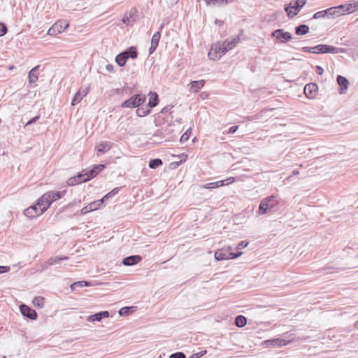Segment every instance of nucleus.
<instances>
[{"label":"nucleus","instance_id":"nucleus-41","mask_svg":"<svg viewBox=\"0 0 358 358\" xmlns=\"http://www.w3.org/2000/svg\"><path fill=\"white\" fill-rule=\"evenodd\" d=\"M207 6H215L216 3L221 5L223 3H227L228 0H203Z\"/></svg>","mask_w":358,"mask_h":358},{"label":"nucleus","instance_id":"nucleus-38","mask_svg":"<svg viewBox=\"0 0 358 358\" xmlns=\"http://www.w3.org/2000/svg\"><path fill=\"white\" fill-rule=\"evenodd\" d=\"M45 299L43 296H35L33 299V304L37 308H42L44 305Z\"/></svg>","mask_w":358,"mask_h":358},{"label":"nucleus","instance_id":"nucleus-23","mask_svg":"<svg viewBox=\"0 0 358 358\" xmlns=\"http://www.w3.org/2000/svg\"><path fill=\"white\" fill-rule=\"evenodd\" d=\"M336 81H337L338 85L340 87V90H339L340 94L345 93L348 88V85H349L348 80L345 77L338 75L336 78Z\"/></svg>","mask_w":358,"mask_h":358},{"label":"nucleus","instance_id":"nucleus-26","mask_svg":"<svg viewBox=\"0 0 358 358\" xmlns=\"http://www.w3.org/2000/svg\"><path fill=\"white\" fill-rule=\"evenodd\" d=\"M221 50L217 49V45L212 46L210 50L208 52V56L209 59L213 60L219 59L223 55L220 53Z\"/></svg>","mask_w":358,"mask_h":358},{"label":"nucleus","instance_id":"nucleus-21","mask_svg":"<svg viewBox=\"0 0 358 358\" xmlns=\"http://www.w3.org/2000/svg\"><path fill=\"white\" fill-rule=\"evenodd\" d=\"M110 316V313L107 310L100 311L94 315H90L87 317V320L88 322H101L102 319L108 317Z\"/></svg>","mask_w":358,"mask_h":358},{"label":"nucleus","instance_id":"nucleus-24","mask_svg":"<svg viewBox=\"0 0 358 358\" xmlns=\"http://www.w3.org/2000/svg\"><path fill=\"white\" fill-rule=\"evenodd\" d=\"M40 66H36L33 69H31V71L29 72L28 78H29V82L30 85H34L37 82L38 79V69Z\"/></svg>","mask_w":358,"mask_h":358},{"label":"nucleus","instance_id":"nucleus-56","mask_svg":"<svg viewBox=\"0 0 358 358\" xmlns=\"http://www.w3.org/2000/svg\"><path fill=\"white\" fill-rule=\"evenodd\" d=\"M157 48V45L151 44L149 48V55H152L156 50Z\"/></svg>","mask_w":358,"mask_h":358},{"label":"nucleus","instance_id":"nucleus-40","mask_svg":"<svg viewBox=\"0 0 358 358\" xmlns=\"http://www.w3.org/2000/svg\"><path fill=\"white\" fill-rule=\"evenodd\" d=\"M192 134V129H188L180 137V141L181 143H184L187 141Z\"/></svg>","mask_w":358,"mask_h":358},{"label":"nucleus","instance_id":"nucleus-35","mask_svg":"<svg viewBox=\"0 0 358 358\" xmlns=\"http://www.w3.org/2000/svg\"><path fill=\"white\" fill-rule=\"evenodd\" d=\"M147 108L148 107H146V108H144V107L138 108H138L136 110V115L140 117H145V116H147L148 115H149L151 113V110L150 108Z\"/></svg>","mask_w":358,"mask_h":358},{"label":"nucleus","instance_id":"nucleus-15","mask_svg":"<svg viewBox=\"0 0 358 358\" xmlns=\"http://www.w3.org/2000/svg\"><path fill=\"white\" fill-rule=\"evenodd\" d=\"M289 343V341L282 338H273L264 341L263 345L266 347H282Z\"/></svg>","mask_w":358,"mask_h":358},{"label":"nucleus","instance_id":"nucleus-58","mask_svg":"<svg viewBox=\"0 0 358 358\" xmlns=\"http://www.w3.org/2000/svg\"><path fill=\"white\" fill-rule=\"evenodd\" d=\"M130 17H131V14H130L129 17H128V16H126V15H125V16L124 17L123 20H122V22H123L124 23H127V22H129V18H130Z\"/></svg>","mask_w":358,"mask_h":358},{"label":"nucleus","instance_id":"nucleus-9","mask_svg":"<svg viewBox=\"0 0 358 358\" xmlns=\"http://www.w3.org/2000/svg\"><path fill=\"white\" fill-rule=\"evenodd\" d=\"M334 10L335 17L341 16L345 13H351L358 8V3L352 6V4H341L338 6L331 7Z\"/></svg>","mask_w":358,"mask_h":358},{"label":"nucleus","instance_id":"nucleus-53","mask_svg":"<svg viewBox=\"0 0 358 358\" xmlns=\"http://www.w3.org/2000/svg\"><path fill=\"white\" fill-rule=\"evenodd\" d=\"M238 129V125L232 126L230 128H229L227 133L228 134H234L235 132H236Z\"/></svg>","mask_w":358,"mask_h":358},{"label":"nucleus","instance_id":"nucleus-7","mask_svg":"<svg viewBox=\"0 0 358 358\" xmlns=\"http://www.w3.org/2000/svg\"><path fill=\"white\" fill-rule=\"evenodd\" d=\"M66 190L59 192L50 191L43 194L40 197V201L41 202L44 201L45 204H48L49 208L52 202L62 198L66 194Z\"/></svg>","mask_w":358,"mask_h":358},{"label":"nucleus","instance_id":"nucleus-4","mask_svg":"<svg viewBox=\"0 0 358 358\" xmlns=\"http://www.w3.org/2000/svg\"><path fill=\"white\" fill-rule=\"evenodd\" d=\"M173 132V129L171 124H167L164 127L162 128L160 130H157V132L152 136L154 142L157 143H160L161 141H157L155 138L158 137L160 138L161 140H164V141H170L174 139L175 136L172 134Z\"/></svg>","mask_w":358,"mask_h":358},{"label":"nucleus","instance_id":"nucleus-5","mask_svg":"<svg viewBox=\"0 0 358 358\" xmlns=\"http://www.w3.org/2000/svg\"><path fill=\"white\" fill-rule=\"evenodd\" d=\"M313 53L315 54H326V53H331V54H338V53H344L346 52V50L344 48H336L327 44H319L315 47H313Z\"/></svg>","mask_w":358,"mask_h":358},{"label":"nucleus","instance_id":"nucleus-3","mask_svg":"<svg viewBox=\"0 0 358 358\" xmlns=\"http://www.w3.org/2000/svg\"><path fill=\"white\" fill-rule=\"evenodd\" d=\"M232 250V247L217 250L215 252V258L218 261L234 259L242 255L241 252L237 251L236 252H234Z\"/></svg>","mask_w":358,"mask_h":358},{"label":"nucleus","instance_id":"nucleus-55","mask_svg":"<svg viewBox=\"0 0 358 358\" xmlns=\"http://www.w3.org/2000/svg\"><path fill=\"white\" fill-rule=\"evenodd\" d=\"M315 69H316V71H317V74H319V75L323 74L324 69L322 66L317 65V66H316Z\"/></svg>","mask_w":358,"mask_h":358},{"label":"nucleus","instance_id":"nucleus-59","mask_svg":"<svg viewBox=\"0 0 358 358\" xmlns=\"http://www.w3.org/2000/svg\"><path fill=\"white\" fill-rule=\"evenodd\" d=\"M48 266H49V265L47 264V262H46L44 264H43V265L41 266H42V269H43V270H45V269L48 268Z\"/></svg>","mask_w":358,"mask_h":358},{"label":"nucleus","instance_id":"nucleus-44","mask_svg":"<svg viewBox=\"0 0 358 358\" xmlns=\"http://www.w3.org/2000/svg\"><path fill=\"white\" fill-rule=\"evenodd\" d=\"M169 358H186V355L182 352H177L171 354Z\"/></svg>","mask_w":358,"mask_h":358},{"label":"nucleus","instance_id":"nucleus-20","mask_svg":"<svg viewBox=\"0 0 358 358\" xmlns=\"http://www.w3.org/2000/svg\"><path fill=\"white\" fill-rule=\"evenodd\" d=\"M142 260V257L140 255H131L124 257L122 259V264L124 266H134L139 263Z\"/></svg>","mask_w":358,"mask_h":358},{"label":"nucleus","instance_id":"nucleus-37","mask_svg":"<svg viewBox=\"0 0 358 358\" xmlns=\"http://www.w3.org/2000/svg\"><path fill=\"white\" fill-rule=\"evenodd\" d=\"M163 162L161 159L155 158L152 159L149 161L148 166L150 169H156L159 166L162 165Z\"/></svg>","mask_w":358,"mask_h":358},{"label":"nucleus","instance_id":"nucleus-22","mask_svg":"<svg viewBox=\"0 0 358 358\" xmlns=\"http://www.w3.org/2000/svg\"><path fill=\"white\" fill-rule=\"evenodd\" d=\"M333 11H334V10H333L331 7L326 10L318 11L313 15V18L319 19L325 17L328 18H335L334 13Z\"/></svg>","mask_w":358,"mask_h":358},{"label":"nucleus","instance_id":"nucleus-45","mask_svg":"<svg viewBox=\"0 0 358 358\" xmlns=\"http://www.w3.org/2000/svg\"><path fill=\"white\" fill-rule=\"evenodd\" d=\"M8 31V28L4 23L0 22V36H4Z\"/></svg>","mask_w":358,"mask_h":358},{"label":"nucleus","instance_id":"nucleus-19","mask_svg":"<svg viewBox=\"0 0 358 358\" xmlns=\"http://www.w3.org/2000/svg\"><path fill=\"white\" fill-rule=\"evenodd\" d=\"M89 92V88L86 87L85 89L80 88L74 95L73 98L71 101V105L76 106L78 103L81 101L83 97L87 96Z\"/></svg>","mask_w":358,"mask_h":358},{"label":"nucleus","instance_id":"nucleus-57","mask_svg":"<svg viewBox=\"0 0 358 358\" xmlns=\"http://www.w3.org/2000/svg\"><path fill=\"white\" fill-rule=\"evenodd\" d=\"M113 68H114L113 65L110 64H107L106 66V69L108 72H112L113 71Z\"/></svg>","mask_w":358,"mask_h":358},{"label":"nucleus","instance_id":"nucleus-28","mask_svg":"<svg viewBox=\"0 0 358 358\" xmlns=\"http://www.w3.org/2000/svg\"><path fill=\"white\" fill-rule=\"evenodd\" d=\"M110 148L111 143L110 142H101L96 147L97 152L102 154L108 152Z\"/></svg>","mask_w":358,"mask_h":358},{"label":"nucleus","instance_id":"nucleus-33","mask_svg":"<svg viewBox=\"0 0 358 358\" xmlns=\"http://www.w3.org/2000/svg\"><path fill=\"white\" fill-rule=\"evenodd\" d=\"M234 323L238 327H243L247 324V318L243 315H239L235 317Z\"/></svg>","mask_w":358,"mask_h":358},{"label":"nucleus","instance_id":"nucleus-64","mask_svg":"<svg viewBox=\"0 0 358 358\" xmlns=\"http://www.w3.org/2000/svg\"><path fill=\"white\" fill-rule=\"evenodd\" d=\"M357 256H358V255H357Z\"/></svg>","mask_w":358,"mask_h":358},{"label":"nucleus","instance_id":"nucleus-48","mask_svg":"<svg viewBox=\"0 0 358 358\" xmlns=\"http://www.w3.org/2000/svg\"><path fill=\"white\" fill-rule=\"evenodd\" d=\"M248 242H246V241H243L240 242V243L237 245V246H236V249H237V250H242V249H243V248H246V247L248 246Z\"/></svg>","mask_w":358,"mask_h":358},{"label":"nucleus","instance_id":"nucleus-27","mask_svg":"<svg viewBox=\"0 0 358 358\" xmlns=\"http://www.w3.org/2000/svg\"><path fill=\"white\" fill-rule=\"evenodd\" d=\"M204 84H205L204 80L192 81L189 84L190 85L189 91L191 92L196 93L203 87Z\"/></svg>","mask_w":358,"mask_h":358},{"label":"nucleus","instance_id":"nucleus-62","mask_svg":"<svg viewBox=\"0 0 358 358\" xmlns=\"http://www.w3.org/2000/svg\"><path fill=\"white\" fill-rule=\"evenodd\" d=\"M299 173V171L294 170L292 173V175H297Z\"/></svg>","mask_w":358,"mask_h":358},{"label":"nucleus","instance_id":"nucleus-12","mask_svg":"<svg viewBox=\"0 0 358 358\" xmlns=\"http://www.w3.org/2000/svg\"><path fill=\"white\" fill-rule=\"evenodd\" d=\"M238 36H234L231 40H226L222 45H217V49L221 50L220 53L224 55L227 51L231 50L239 41Z\"/></svg>","mask_w":358,"mask_h":358},{"label":"nucleus","instance_id":"nucleus-36","mask_svg":"<svg viewBox=\"0 0 358 358\" xmlns=\"http://www.w3.org/2000/svg\"><path fill=\"white\" fill-rule=\"evenodd\" d=\"M91 285V283L88 281H77L71 284V288L72 290H75L77 287H89Z\"/></svg>","mask_w":358,"mask_h":358},{"label":"nucleus","instance_id":"nucleus-51","mask_svg":"<svg viewBox=\"0 0 358 358\" xmlns=\"http://www.w3.org/2000/svg\"><path fill=\"white\" fill-rule=\"evenodd\" d=\"M10 270V266H0V274L8 273Z\"/></svg>","mask_w":358,"mask_h":358},{"label":"nucleus","instance_id":"nucleus-39","mask_svg":"<svg viewBox=\"0 0 358 358\" xmlns=\"http://www.w3.org/2000/svg\"><path fill=\"white\" fill-rule=\"evenodd\" d=\"M103 203V199H99L96 201H94L90 203V208L92 209L93 210H96L99 209Z\"/></svg>","mask_w":358,"mask_h":358},{"label":"nucleus","instance_id":"nucleus-30","mask_svg":"<svg viewBox=\"0 0 358 358\" xmlns=\"http://www.w3.org/2000/svg\"><path fill=\"white\" fill-rule=\"evenodd\" d=\"M123 53L127 57V59H136L138 57V51L136 47L131 46L126 49Z\"/></svg>","mask_w":358,"mask_h":358},{"label":"nucleus","instance_id":"nucleus-43","mask_svg":"<svg viewBox=\"0 0 358 358\" xmlns=\"http://www.w3.org/2000/svg\"><path fill=\"white\" fill-rule=\"evenodd\" d=\"M133 307H129V306L123 307V308H120V310H119V314L121 316L127 315L129 314L130 310Z\"/></svg>","mask_w":358,"mask_h":358},{"label":"nucleus","instance_id":"nucleus-13","mask_svg":"<svg viewBox=\"0 0 358 358\" xmlns=\"http://www.w3.org/2000/svg\"><path fill=\"white\" fill-rule=\"evenodd\" d=\"M105 168L106 166L104 164H95L90 169L83 170V172H84V174H86L85 176H86L87 180L89 181L95 178Z\"/></svg>","mask_w":358,"mask_h":358},{"label":"nucleus","instance_id":"nucleus-16","mask_svg":"<svg viewBox=\"0 0 358 358\" xmlns=\"http://www.w3.org/2000/svg\"><path fill=\"white\" fill-rule=\"evenodd\" d=\"M234 182V178L231 177L227 178V180H220L213 182H209L203 186L205 189H215L219 187L224 186L227 184H230Z\"/></svg>","mask_w":358,"mask_h":358},{"label":"nucleus","instance_id":"nucleus-42","mask_svg":"<svg viewBox=\"0 0 358 358\" xmlns=\"http://www.w3.org/2000/svg\"><path fill=\"white\" fill-rule=\"evenodd\" d=\"M344 268H334L332 266H327L326 268H322L323 271H326V273H333L334 272H337L338 271L343 270Z\"/></svg>","mask_w":358,"mask_h":358},{"label":"nucleus","instance_id":"nucleus-2","mask_svg":"<svg viewBox=\"0 0 358 358\" xmlns=\"http://www.w3.org/2000/svg\"><path fill=\"white\" fill-rule=\"evenodd\" d=\"M278 203V202L274 195L268 196L261 201L258 213L259 215H264L268 212H272L274 210Z\"/></svg>","mask_w":358,"mask_h":358},{"label":"nucleus","instance_id":"nucleus-47","mask_svg":"<svg viewBox=\"0 0 358 358\" xmlns=\"http://www.w3.org/2000/svg\"><path fill=\"white\" fill-rule=\"evenodd\" d=\"M91 211H93L92 209L90 208V204L83 207L81 210H80V213L82 215H85Z\"/></svg>","mask_w":358,"mask_h":358},{"label":"nucleus","instance_id":"nucleus-25","mask_svg":"<svg viewBox=\"0 0 358 358\" xmlns=\"http://www.w3.org/2000/svg\"><path fill=\"white\" fill-rule=\"evenodd\" d=\"M148 95L150 96V98L146 107H148L151 110V108L157 106L159 103V96L157 92L152 91L150 92Z\"/></svg>","mask_w":358,"mask_h":358},{"label":"nucleus","instance_id":"nucleus-11","mask_svg":"<svg viewBox=\"0 0 358 358\" xmlns=\"http://www.w3.org/2000/svg\"><path fill=\"white\" fill-rule=\"evenodd\" d=\"M271 36L278 39L281 43H287L293 38L292 35L289 32L285 31L282 29L274 30L271 33Z\"/></svg>","mask_w":358,"mask_h":358},{"label":"nucleus","instance_id":"nucleus-10","mask_svg":"<svg viewBox=\"0 0 358 358\" xmlns=\"http://www.w3.org/2000/svg\"><path fill=\"white\" fill-rule=\"evenodd\" d=\"M68 27L69 24L66 21L59 20L50 27L48 31V34L50 36H55L63 32Z\"/></svg>","mask_w":358,"mask_h":358},{"label":"nucleus","instance_id":"nucleus-34","mask_svg":"<svg viewBox=\"0 0 358 358\" xmlns=\"http://www.w3.org/2000/svg\"><path fill=\"white\" fill-rule=\"evenodd\" d=\"M164 24H162L159 27V30L154 34L152 37L151 44L158 46L161 38V31L162 30Z\"/></svg>","mask_w":358,"mask_h":358},{"label":"nucleus","instance_id":"nucleus-17","mask_svg":"<svg viewBox=\"0 0 358 358\" xmlns=\"http://www.w3.org/2000/svg\"><path fill=\"white\" fill-rule=\"evenodd\" d=\"M85 175L84 172L82 171L81 173H78V175L69 178L67 180L68 185L74 186L82 182H87Z\"/></svg>","mask_w":358,"mask_h":358},{"label":"nucleus","instance_id":"nucleus-63","mask_svg":"<svg viewBox=\"0 0 358 358\" xmlns=\"http://www.w3.org/2000/svg\"><path fill=\"white\" fill-rule=\"evenodd\" d=\"M355 327L358 329V320L355 322Z\"/></svg>","mask_w":358,"mask_h":358},{"label":"nucleus","instance_id":"nucleus-6","mask_svg":"<svg viewBox=\"0 0 358 358\" xmlns=\"http://www.w3.org/2000/svg\"><path fill=\"white\" fill-rule=\"evenodd\" d=\"M146 99L145 94H136L123 101L121 106L122 108H138L145 102Z\"/></svg>","mask_w":358,"mask_h":358},{"label":"nucleus","instance_id":"nucleus-18","mask_svg":"<svg viewBox=\"0 0 358 358\" xmlns=\"http://www.w3.org/2000/svg\"><path fill=\"white\" fill-rule=\"evenodd\" d=\"M317 90V85L315 83H310L305 85L303 91L305 95L308 98L311 99L315 96Z\"/></svg>","mask_w":358,"mask_h":358},{"label":"nucleus","instance_id":"nucleus-14","mask_svg":"<svg viewBox=\"0 0 358 358\" xmlns=\"http://www.w3.org/2000/svg\"><path fill=\"white\" fill-rule=\"evenodd\" d=\"M20 310L21 314L30 320H36L37 318V313L35 310L31 308L29 306L25 304H21L20 306Z\"/></svg>","mask_w":358,"mask_h":358},{"label":"nucleus","instance_id":"nucleus-60","mask_svg":"<svg viewBox=\"0 0 358 358\" xmlns=\"http://www.w3.org/2000/svg\"><path fill=\"white\" fill-rule=\"evenodd\" d=\"M215 22V24H217L219 25L223 24V22L221 20H216Z\"/></svg>","mask_w":358,"mask_h":358},{"label":"nucleus","instance_id":"nucleus-1","mask_svg":"<svg viewBox=\"0 0 358 358\" xmlns=\"http://www.w3.org/2000/svg\"><path fill=\"white\" fill-rule=\"evenodd\" d=\"M48 209V205L45 204L44 201L41 202L40 198L36 203L32 205L24 210V215L29 218H34L45 212Z\"/></svg>","mask_w":358,"mask_h":358},{"label":"nucleus","instance_id":"nucleus-52","mask_svg":"<svg viewBox=\"0 0 358 358\" xmlns=\"http://www.w3.org/2000/svg\"><path fill=\"white\" fill-rule=\"evenodd\" d=\"M173 108V105H167L161 110V113L164 114L169 111Z\"/></svg>","mask_w":358,"mask_h":358},{"label":"nucleus","instance_id":"nucleus-50","mask_svg":"<svg viewBox=\"0 0 358 358\" xmlns=\"http://www.w3.org/2000/svg\"><path fill=\"white\" fill-rule=\"evenodd\" d=\"M121 188H122L121 187H115L112 191L107 193V195L108 196H114L119 192V191L120 190Z\"/></svg>","mask_w":358,"mask_h":358},{"label":"nucleus","instance_id":"nucleus-61","mask_svg":"<svg viewBox=\"0 0 358 358\" xmlns=\"http://www.w3.org/2000/svg\"><path fill=\"white\" fill-rule=\"evenodd\" d=\"M113 196H108L107 194L101 199L104 201L105 200L108 199L110 197H112Z\"/></svg>","mask_w":358,"mask_h":358},{"label":"nucleus","instance_id":"nucleus-46","mask_svg":"<svg viewBox=\"0 0 358 358\" xmlns=\"http://www.w3.org/2000/svg\"><path fill=\"white\" fill-rule=\"evenodd\" d=\"M40 117H41L40 115H36V117L31 118V120H29V121L27 122L24 127H27V126H29L30 124L35 123L36 121H38L40 119Z\"/></svg>","mask_w":358,"mask_h":358},{"label":"nucleus","instance_id":"nucleus-8","mask_svg":"<svg viewBox=\"0 0 358 358\" xmlns=\"http://www.w3.org/2000/svg\"><path fill=\"white\" fill-rule=\"evenodd\" d=\"M306 3V0H296L293 6H292L291 3L289 5H285V10L286 11L287 15L289 18H293L298 14V13L305 6Z\"/></svg>","mask_w":358,"mask_h":358},{"label":"nucleus","instance_id":"nucleus-49","mask_svg":"<svg viewBox=\"0 0 358 358\" xmlns=\"http://www.w3.org/2000/svg\"><path fill=\"white\" fill-rule=\"evenodd\" d=\"M206 353V350L201 351L197 353H194L192 356H190L189 358H200L203 355H204Z\"/></svg>","mask_w":358,"mask_h":358},{"label":"nucleus","instance_id":"nucleus-29","mask_svg":"<svg viewBox=\"0 0 358 358\" xmlns=\"http://www.w3.org/2000/svg\"><path fill=\"white\" fill-rule=\"evenodd\" d=\"M67 256H54L49 258L47 261V264L49 266H52L57 264H60L62 261L68 259Z\"/></svg>","mask_w":358,"mask_h":358},{"label":"nucleus","instance_id":"nucleus-31","mask_svg":"<svg viewBox=\"0 0 358 358\" xmlns=\"http://www.w3.org/2000/svg\"><path fill=\"white\" fill-rule=\"evenodd\" d=\"M310 28L306 24H300L295 27V33L297 35H305L309 32Z\"/></svg>","mask_w":358,"mask_h":358},{"label":"nucleus","instance_id":"nucleus-54","mask_svg":"<svg viewBox=\"0 0 358 358\" xmlns=\"http://www.w3.org/2000/svg\"><path fill=\"white\" fill-rule=\"evenodd\" d=\"M313 47H303L301 48V50L304 52H310V53H313Z\"/></svg>","mask_w":358,"mask_h":358},{"label":"nucleus","instance_id":"nucleus-32","mask_svg":"<svg viewBox=\"0 0 358 358\" xmlns=\"http://www.w3.org/2000/svg\"><path fill=\"white\" fill-rule=\"evenodd\" d=\"M127 59V57L123 53V52L118 54L115 57V62L120 67L125 65Z\"/></svg>","mask_w":358,"mask_h":358}]
</instances>
